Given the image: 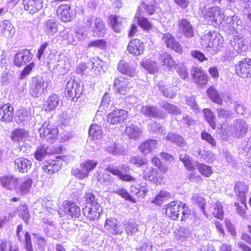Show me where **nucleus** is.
<instances>
[{"label":"nucleus","mask_w":251,"mask_h":251,"mask_svg":"<svg viewBox=\"0 0 251 251\" xmlns=\"http://www.w3.org/2000/svg\"><path fill=\"white\" fill-rule=\"evenodd\" d=\"M65 92L66 97L71 100L76 101L80 97L82 88L74 79L72 78L66 79Z\"/></svg>","instance_id":"9"},{"label":"nucleus","mask_w":251,"mask_h":251,"mask_svg":"<svg viewBox=\"0 0 251 251\" xmlns=\"http://www.w3.org/2000/svg\"><path fill=\"white\" fill-rule=\"evenodd\" d=\"M41 221L45 224L53 226V222L51 220L52 216L58 211V204L57 201L52 200H45L42 204L39 203L37 206Z\"/></svg>","instance_id":"1"},{"label":"nucleus","mask_w":251,"mask_h":251,"mask_svg":"<svg viewBox=\"0 0 251 251\" xmlns=\"http://www.w3.org/2000/svg\"><path fill=\"white\" fill-rule=\"evenodd\" d=\"M182 202L174 201L166 205V213L173 220H176L179 218Z\"/></svg>","instance_id":"23"},{"label":"nucleus","mask_w":251,"mask_h":251,"mask_svg":"<svg viewBox=\"0 0 251 251\" xmlns=\"http://www.w3.org/2000/svg\"><path fill=\"white\" fill-rule=\"evenodd\" d=\"M31 165V161L24 157H19L14 160V168L20 173L27 172Z\"/></svg>","instance_id":"34"},{"label":"nucleus","mask_w":251,"mask_h":251,"mask_svg":"<svg viewBox=\"0 0 251 251\" xmlns=\"http://www.w3.org/2000/svg\"><path fill=\"white\" fill-rule=\"evenodd\" d=\"M159 105L166 110L169 113L173 115H179L181 113V110L178 107L174 104H170L167 101H160L159 102Z\"/></svg>","instance_id":"50"},{"label":"nucleus","mask_w":251,"mask_h":251,"mask_svg":"<svg viewBox=\"0 0 251 251\" xmlns=\"http://www.w3.org/2000/svg\"><path fill=\"white\" fill-rule=\"evenodd\" d=\"M129 81L126 80L125 78L122 76H119L115 78L114 82V87L118 92L121 95L125 94V90L123 89L122 87H124L127 83H129Z\"/></svg>","instance_id":"52"},{"label":"nucleus","mask_w":251,"mask_h":251,"mask_svg":"<svg viewBox=\"0 0 251 251\" xmlns=\"http://www.w3.org/2000/svg\"><path fill=\"white\" fill-rule=\"evenodd\" d=\"M0 250V251H19L16 244L5 240H1Z\"/></svg>","instance_id":"53"},{"label":"nucleus","mask_w":251,"mask_h":251,"mask_svg":"<svg viewBox=\"0 0 251 251\" xmlns=\"http://www.w3.org/2000/svg\"><path fill=\"white\" fill-rule=\"evenodd\" d=\"M203 18L207 20V24H222L224 19V12L219 7L214 6L208 8L203 7L201 8Z\"/></svg>","instance_id":"2"},{"label":"nucleus","mask_w":251,"mask_h":251,"mask_svg":"<svg viewBox=\"0 0 251 251\" xmlns=\"http://www.w3.org/2000/svg\"><path fill=\"white\" fill-rule=\"evenodd\" d=\"M236 74L242 78L251 77V59L245 58L235 65Z\"/></svg>","instance_id":"12"},{"label":"nucleus","mask_w":251,"mask_h":251,"mask_svg":"<svg viewBox=\"0 0 251 251\" xmlns=\"http://www.w3.org/2000/svg\"><path fill=\"white\" fill-rule=\"evenodd\" d=\"M158 59L161 65L168 70H171L176 66V62L172 56L167 52H165L161 53Z\"/></svg>","instance_id":"36"},{"label":"nucleus","mask_w":251,"mask_h":251,"mask_svg":"<svg viewBox=\"0 0 251 251\" xmlns=\"http://www.w3.org/2000/svg\"><path fill=\"white\" fill-rule=\"evenodd\" d=\"M248 125L244 120L236 119L233 121L230 126L226 128L225 131L227 132L234 138L237 139L246 135L248 132Z\"/></svg>","instance_id":"6"},{"label":"nucleus","mask_w":251,"mask_h":251,"mask_svg":"<svg viewBox=\"0 0 251 251\" xmlns=\"http://www.w3.org/2000/svg\"><path fill=\"white\" fill-rule=\"evenodd\" d=\"M32 182V179L29 177L17 178L14 190L18 195H26L30 191Z\"/></svg>","instance_id":"14"},{"label":"nucleus","mask_w":251,"mask_h":251,"mask_svg":"<svg viewBox=\"0 0 251 251\" xmlns=\"http://www.w3.org/2000/svg\"><path fill=\"white\" fill-rule=\"evenodd\" d=\"M58 18L63 22H67L75 16V12L73 11L68 4H62L58 6L56 11Z\"/></svg>","instance_id":"19"},{"label":"nucleus","mask_w":251,"mask_h":251,"mask_svg":"<svg viewBox=\"0 0 251 251\" xmlns=\"http://www.w3.org/2000/svg\"><path fill=\"white\" fill-rule=\"evenodd\" d=\"M98 181L108 189H110L111 187L114 186L116 184L114 178L107 173H104L100 175L98 178Z\"/></svg>","instance_id":"46"},{"label":"nucleus","mask_w":251,"mask_h":251,"mask_svg":"<svg viewBox=\"0 0 251 251\" xmlns=\"http://www.w3.org/2000/svg\"><path fill=\"white\" fill-rule=\"evenodd\" d=\"M33 55L29 50L23 49L15 54L14 62L15 65L18 67L24 66L30 61Z\"/></svg>","instance_id":"21"},{"label":"nucleus","mask_w":251,"mask_h":251,"mask_svg":"<svg viewBox=\"0 0 251 251\" xmlns=\"http://www.w3.org/2000/svg\"><path fill=\"white\" fill-rule=\"evenodd\" d=\"M103 131L100 126L97 124H92L89 128V135L94 140L100 139L102 137Z\"/></svg>","instance_id":"51"},{"label":"nucleus","mask_w":251,"mask_h":251,"mask_svg":"<svg viewBox=\"0 0 251 251\" xmlns=\"http://www.w3.org/2000/svg\"><path fill=\"white\" fill-rule=\"evenodd\" d=\"M98 164L95 160L88 159L80 164V168L73 169L72 174L79 179L87 177L90 171L94 170Z\"/></svg>","instance_id":"8"},{"label":"nucleus","mask_w":251,"mask_h":251,"mask_svg":"<svg viewBox=\"0 0 251 251\" xmlns=\"http://www.w3.org/2000/svg\"><path fill=\"white\" fill-rule=\"evenodd\" d=\"M197 169L201 175L206 177H209L213 174L212 167L205 164L199 163Z\"/></svg>","instance_id":"58"},{"label":"nucleus","mask_w":251,"mask_h":251,"mask_svg":"<svg viewBox=\"0 0 251 251\" xmlns=\"http://www.w3.org/2000/svg\"><path fill=\"white\" fill-rule=\"evenodd\" d=\"M143 7L146 10L147 13L149 15H152L155 11L156 8V2L154 0H151L150 2H147L141 5V7L138 9H141Z\"/></svg>","instance_id":"62"},{"label":"nucleus","mask_w":251,"mask_h":251,"mask_svg":"<svg viewBox=\"0 0 251 251\" xmlns=\"http://www.w3.org/2000/svg\"><path fill=\"white\" fill-rule=\"evenodd\" d=\"M191 75L194 82L199 86L202 87L207 84V75L201 67L193 66L191 69Z\"/></svg>","instance_id":"15"},{"label":"nucleus","mask_w":251,"mask_h":251,"mask_svg":"<svg viewBox=\"0 0 251 251\" xmlns=\"http://www.w3.org/2000/svg\"><path fill=\"white\" fill-rule=\"evenodd\" d=\"M124 226L127 234L132 235L138 230L137 224L134 221H125Z\"/></svg>","instance_id":"55"},{"label":"nucleus","mask_w":251,"mask_h":251,"mask_svg":"<svg viewBox=\"0 0 251 251\" xmlns=\"http://www.w3.org/2000/svg\"><path fill=\"white\" fill-rule=\"evenodd\" d=\"M38 132L41 138L52 143L59 136L58 127L50 122H44L39 128Z\"/></svg>","instance_id":"3"},{"label":"nucleus","mask_w":251,"mask_h":251,"mask_svg":"<svg viewBox=\"0 0 251 251\" xmlns=\"http://www.w3.org/2000/svg\"><path fill=\"white\" fill-rule=\"evenodd\" d=\"M221 37L216 32H208L202 36L201 38V45L203 48L209 51L210 49L215 50H218L219 47L222 45Z\"/></svg>","instance_id":"7"},{"label":"nucleus","mask_w":251,"mask_h":251,"mask_svg":"<svg viewBox=\"0 0 251 251\" xmlns=\"http://www.w3.org/2000/svg\"><path fill=\"white\" fill-rule=\"evenodd\" d=\"M63 207L64 214L67 216H69L72 218H76L79 217L80 215V208L74 202L65 201L63 202Z\"/></svg>","instance_id":"20"},{"label":"nucleus","mask_w":251,"mask_h":251,"mask_svg":"<svg viewBox=\"0 0 251 251\" xmlns=\"http://www.w3.org/2000/svg\"><path fill=\"white\" fill-rule=\"evenodd\" d=\"M104 149L107 152L113 154H122L124 151L123 148L120 145L113 141L106 142Z\"/></svg>","instance_id":"44"},{"label":"nucleus","mask_w":251,"mask_h":251,"mask_svg":"<svg viewBox=\"0 0 251 251\" xmlns=\"http://www.w3.org/2000/svg\"><path fill=\"white\" fill-rule=\"evenodd\" d=\"M102 212L100 204L86 205L82 209V213L86 219L90 221L97 220Z\"/></svg>","instance_id":"13"},{"label":"nucleus","mask_w":251,"mask_h":251,"mask_svg":"<svg viewBox=\"0 0 251 251\" xmlns=\"http://www.w3.org/2000/svg\"><path fill=\"white\" fill-rule=\"evenodd\" d=\"M227 28L231 34L237 33L242 29V21L237 16L228 17L226 19Z\"/></svg>","instance_id":"29"},{"label":"nucleus","mask_w":251,"mask_h":251,"mask_svg":"<svg viewBox=\"0 0 251 251\" xmlns=\"http://www.w3.org/2000/svg\"><path fill=\"white\" fill-rule=\"evenodd\" d=\"M18 215L22 218L26 224L29 221V214L27 206L25 204H22L18 207Z\"/></svg>","instance_id":"57"},{"label":"nucleus","mask_w":251,"mask_h":251,"mask_svg":"<svg viewBox=\"0 0 251 251\" xmlns=\"http://www.w3.org/2000/svg\"><path fill=\"white\" fill-rule=\"evenodd\" d=\"M74 62L72 57L60 54L54 65V72L60 75H65L70 70Z\"/></svg>","instance_id":"11"},{"label":"nucleus","mask_w":251,"mask_h":251,"mask_svg":"<svg viewBox=\"0 0 251 251\" xmlns=\"http://www.w3.org/2000/svg\"><path fill=\"white\" fill-rule=\"evenodd\" d=\"M162 40L168 48L178 53H181L182 48L175 38L169 33L162 34Z\"/></svg>","instance_id":"24"},{"label":"nucleus","mask_w":251,"mask_h":251,"mask_svg":"<svg viewBox=\"0 0 251 251\" xmlns=\"http://www.w3.org/2000/svg\"><path fill=\"white\" fill-rule=\"evenodd\" d=\"M142 133L141 129L133 123L127 125L125 129V134L131 140L140 138Z\"/></svg>","instance_id":"33"},{"label":"nucleus","mask_w":251,"mask_h":251,"mask_svg":"<svg viewBox=\"0 0 251 251\" xmlns=\"http://www.w3.org/2000/svg\"><path fill=\"white\" fill-rule=\"evenodd\" d=\"M105 229L112 235H120L123 231V228L118 221L114 218H107L104 224Z\"/></svg>","instance_id":"18"},{"label":"nucleus","mask_w":251,"mask_h":251,"mask_svg":"<svg viewBox=\"0 0 251 251\" xmlns=\"http://www.w3.org/2000/svg\"><path fill=\"white\" fill-rule=\"evenodd\" d=\"M205 118L209 125L212 129H215L216 126L215 123V117L214 113L209 109L206 108L203 110Z\"/></svg>","instance_id":"59"},{"label":"nucleus","mask_w":251,"mask_h":251,"mask_svg":"<svg viewBox=\"0 0 251 251\" xmlns=\"http://www.w3.org/2000/svg\"><path fill=\"white\" fill-rule=\"evenodd\" d=\"M23 4L25 10L30 14L38 11L43 7L42 0H23Z\"/></svg>","instance_id":"35"},{"label":"nucleus","mask_w":251,"mask_h":251,"mask_svg":"<svg viewBox=\"0 0 251 251\" xmlns=\"http://www.w3.org/2000/svg\"><path fill=\"white\" fill-rule=\"evenodd\" d=\"M49 87V82L41 77H35L30 85L29 94L34 98H39Z\"/></svg>","instance_id":"10"},{"label":"nucleus","mask_w":251,"mask_h":251,"mask_svg":"<svg viewBox=\"0 0 251 251\" xmlns=\"http://www.w3.org/2000/svg\"><path fill=\"white\" fill-rule=\"evenodd\" d=\"M230 43L233 49L238 53H241L248 49L245 40L241 35H234L230 40Z\"/></svg>","instance_id":"25"},{"label":"nucleus","mask_w":251,"mask_h":251,"mask_svg":"<svg viewBox=\"0 0 251 251\" xmlns=\"http://www.w3.org/2000/svg\"><path fill=\"white\" fill-rule=\"evenodd\" d=\"M118 71L122 74L133 77L137 74L134 66L123 60L120 61L118 66Z\"/></svg>","instance_id":"31"},{"label":"nucleus","mask_w":251,"mask_h":251,"mask_svg":"<svg viewBox=\"0 0 251 251\" xmlns=\"http://www.w3.org/2000/svg\"><path fill=\"white\" fill-rule=\"evenodd\" d=\"M110 25L116 32H120L125 19L117 15H111L109 17Z\"/></svg>","instance_id":"41"},{"label":"nucleus","mask_w":251,"mask_h":251,"mask_svg":"<svg viewBox=\"0 0 251 251\" xmlns=\"http://www.w3.org/2000/svg\"><path fill=\"white\" fill-rule=\"evenodd\" d=\"M60 99L59 97L54 94H52L49 96L43 104V107L46 111H51L54 110L58 105Z\"/></svg>","instance_id":"38"},{"label":"nucleus","mask_w":251,"mask_h":251,"mask_svg":"<svg viewBox=\"0 0 251 251\" xmlns=\"http://www.w3.org/2000/svg\"><path fill=\"white\" fill-rule=\"evenodd\" d=\"M158 88L164 97L170 99L175 97L176 93L171 89L170 87L158 84Z\"/></svg>","instance_id":"61"},{"label":"nucleus","mask_w":251,"mask_h":251,"mask_svg":"<svg viewBox=\"0 0 251 251\" xmlns=\"http://www.w3.org/2000/svg\"><path fill=\"white\" fill-rule=\"evenodd\" d=\"M137 19V22L140 27L145 30H149L151 27V24L148 19L141 15L140 9H138L135 16Z\"/></svg>","instance_id":"48"},{"label":"nucleus","mask_w":251,"mask_h":251,"mask_svg":"<svg viewBox=\"0 0 251 251\" xmlns=\"http://www.w3.org/2000/svg\"><path fill=\"white\" fill-rule=\"evenodd\" d=\"M144 178L155 184H160L163 179V176L157 169L152 167H147L143 172Z\"/></svg>","instance_id":"17"},{"label":"nucleus","mask_w":251,"mask_h":251,"mask_svg":"<svg viewBox=\"0 0 251 251\" xmlns=\"http://www.w3.org/2000/svg\"><path fill=\"white\" fill-rule=\"evenodd\" d=\"M234 191L240 201H246V196L248 192V186L242 182H238L235 184Z\"/></svg>","instance_id":"37"},{"label":"nucleus","mask_w":251,"mask_h":251,"mask_svg":"<svg viewBox=\"0 0 251 251\" xmlns=\"http://www.w3.org/2000/svg\"><path fill=\"white\" fill-rule=\"evenodd\" d=\"M127 116L128 113L126 110L117 109L108 114L107 121L111 125H118L122 123Z\"/></svg>","instance_id":"16"},{"label":"nucleus","mask_w":251,"mask_h":251,"mask_svg":"<svg viewBox=\"0 0 251 251\" xmlns=\"http://www.w3.org/2000/svg\"><path fill=\"white\" fill-rule=\"evenodd\" d=\"M167 139L172 142L175 143L178 146L185 148L186 145L183 138L179 135L174 133H169L167 136Z\"/></svg>","instance_id":"56"},{"label":"nucleus","mask_w":251,"mask_h":251,"mask_svg":"<svg viewBox=\"0 0 251 251\" xmlns=\"http://www.w3.org/2000/svg\"><path fill=\"white\" fill-rule=\"evenodd\" d=\"M144 48L143 42L137 39H135L130 41L127 46V50L128 52L135 56H138L142 54L144 52Z\"/></svg>","instance_id":"27"},{"label":"nucleus","mask_w":251,"mask_h":251,"mask_svg":"<svg viewBox=\"0 0 251 251\" xmlns=\"http://www.w3.org/2000/svg\"><path fill=\"white\" fill-rule=\"evenodd\" d=\"M157 142L155 140H149L142 143L139 147V149L143 153L147 154L154 150L157 148Z\"/></svg>","instance_id":"42"},{"label":"nucleus","mask_w":251,"mask_h":251,"mask_svg":"<svg viewBox=\"0 0 251 251\" xmlns=\"http://www.w3.org/2000/svg\"><path fill=\"white\" fill-rule=\"evenodd\" d=\"M141 111L144 115L149 117H156L159 119H163L165 117L164 113L153 106H143Z\"/></svg>","instance_id":"32"},{"label":"nucleus","mask_w":251,"mask_h":251,"mask_svg":"<svg viewBox=\"0 0 251 251\" xmlns=\"http://www.w3.org/2000/svg\"><path fill=\"white\" fill-rule=\"evenodd\" d=\"M60 36L66 41L68 44L75 45L76 44V40L72 32L68 29H65L59 33Z\"/></svg>","instance_id":"54"},{"label":"nucleus","mask_w":251,"mask_h":251,"mask_svg":"<svg viewBox=\"0 0 251 251\" xmlns=\"http://www.w3.org/2000/svg\"><path fill=\"white\" fill-rule=\"evenodd\" d=\"M61 164L59 160L46 161L42 167L45 172L49 174L58 171L61 168Z\"/></svg>","instance_id":"39"},{"label":"nucleus","mask_w":251,"mask_h":251,"mask_svg":"<svg viewBox=\"0 0 251 251\" xmlns=\"http://www.w3.org/2000/svg\"><path fill=\"white\" fill-rule=\"evenodd\" d=\"M178 31L186 38H191L194 35L193 27L189 21L181 19L178 21Z\"/></svg>","instance_id":"22"},{"label":"nucleus","mask_w":251,"mask_h":251,"mask_svg":"<svg viewBox=\"0 0 251 251\" xmlns=\"http://www.w3.org/2000/svg\"><path fill=\"white\" fill-rule=\"evenodd\" d=\"M208 97L214 102L221 105L223 103V100L220 97L218 91L213 87H210L207 90Z\"/></svg>","instance_id":"49"},{"label":"nucleus","mask_w":251,"mask_h":251,"mask_svg":"<svg viewBox=\"0 0 251 251\" xmlns=\"http://www.w3.org/2000/svg\"><path fill=\"white\" fill-rule=\"evenodd\" d=\"M42 29L46 35L52 37L58 32V23L55 19L48 20L43 23Z\"/></svg>","instance_id":"26"},{"label":"nucleus","mask_w":251,"mask_h":251,"mask_svg":"<svg viewBox=\"0 0 251 251\" xmlns=\"http://www.w3.org/2000/svg\"><path fill=\"white\" fill-rule=\"evenodd\" d=\"M86 27L93 32L95 36H103L106 32V28L103 21L98 17L93 19V17H87L84 21Z\"/></svg>","instance_id":"5"},{"label":"nucleus","mask_w":251,"mask_h":251,"mask_svg":"<svg viewBox=\"0 0 251 251\" xmlns=\"http://www.w3.org/2000/svg\"><path fill=\"white\" fill-rule=\"evenodd\" d=\"M47 148L45 145H41L39 146L34 153L35 158L38 161L43 160L44 157L47 153Z\"/></svg>","instance_id":"63"},{"label":"nucleus","mask_w":251,"mask_h":251,"mask_svg":"<svg viewBox=\"0 0 251 251\" xmlns=\"http://www.w3.org/2000/svg\"><path fill=\"white\" fill-rule=\"evenodd\" d=\"M141 65L150 74H154L157 72L158 67L155 61L150 59H145L141 62Z\"/></svg>","instance_id":"47"},{"label":"nucleus","mask_w":251,"mask_h":251,"mask_svg":"<svg viewBox=\"0 0 251 251\" xmlns=\"http://www.w3.org/2000/svg\"><path fill=\"white\" fill-rule=\"evenodd\" d=\"M14 116L13 107L9 103L4 104L0 107V120L10 122Z\"/></svg>","instance_id":"28"},{"label":"nucleus","mask_w":251,"mask_h":251,"mask_svg":"<svg viewBox=\"0 0 251 251\" xmlns=\"http://www.w3.org/2000/svg\"><path fill=\"white\" fill-rule=\"evenodd\" d=\"M0 33L5 37H12L15 33V29L9 21L4 20L0 23Z\"/></svg>","instance_id":"40"},{"label":"nucleus","mask_w":251,"mask_h":251,"mask_svg":"<svg viewBox=\"0 0 251 251\" xmlns=\"http://www.w3.org/2000/svg\"><path fill=\"white\" fill-rule=\"evenodd\" d=\"M89 30L88 28L86 27V25L85 26L81 27H78L76 28L75 34L77 39L80 41L84 40L87 36V31Z\"/></svg>","instance_id":"64"},{"label":"nucleus","mask_w":251,"mask_h":251,"mask_svg":"<svg viewBox=\"0 0 251 251\" xmlns=\"http://www.w3.org/2000/svg\"><path fill=\"white\" fill-rule=\"evenodd\" d=\"M29 131L23 128H14L10 134L11 140L18 144L20 151L23 152H25L26 149L29 147L27 141L29 140Z\"/></svg>","instance_id":"4"},{"label":"nucleus","mask_w":251,"mask_h":251,"mask_svg":"<svg viewBox=\"0 0 251 251\" xmlns=\"http://www.w3.org/2000/svg\"><path fill=\"white\" fill-rule=\"evenodd\" d=\"M17 177L10 174L0 176V183L1 186L8 190L15 189Z\"/></svg>","instance_id":"30"},{"label":"nucleus","mask_w":251,"mask_h":251,"mask_svg":"<svg viewBox=\"0 0 251 251\" xmlns=\"http://www.w3.org/2000/svg\"><path fill=\"white\" fill-rule=\"evenodd\" d=\"M179 159L184 164L186 169L190 171H194L195 167L197 168L200 163L198 161L192 160L189 156L186 154H181Z\"/></svg>","instance_id":"43"},{"label":"nucleus","mask_w":251,"mask_h":251,"mask_svg":"<svg viewBox=\"0 0 251 251\" xmlns=\"http://www.w3.org/2000/svg\"><path fill=\"white\" fill-rule=\"evenodd\" d=\"M34 115L33 108H24L19 110L18 117L21 122L30 120Z\"/></svg>","instance_id":"45"},{"label":"nucleus","mask_w":251,"mask_h":251,"mask_svg":"<svg viewBox=\"0 0 251 251\" xmlns=\"http://www.w3.org/2000/svg\"><path fill=\"white\" fill-rule=\"evenodd\" d=\"M192 201L197 204L199 207H201V211L203 212L204 215H206V212L204 210V204L205 201L204 199L198 194H195L193 195L192 199Z\"/></svg>","instance_id":"60"}]
</instances>
